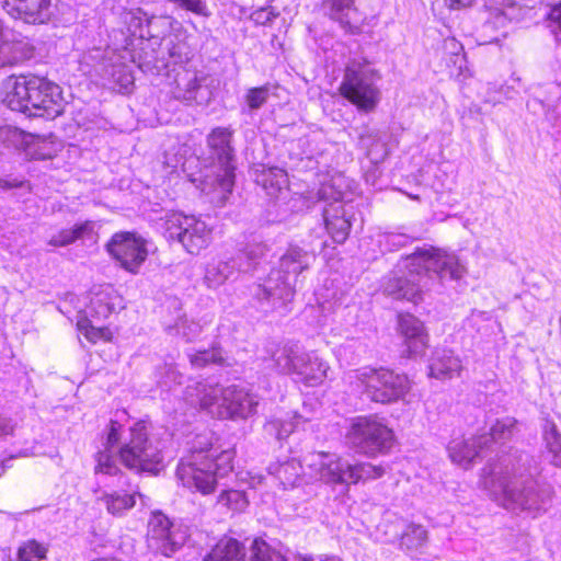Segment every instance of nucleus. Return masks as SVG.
Segmentation results:
<instances>
[{
    "mask_svg": "<svg viewBox=\"0 0 561 561\" xmlns=\"http://www.w3.org/2000/svg\"><path fill=\"white\" fill-rule=\"evenodd\" d=\"M236 455L234 447L222 448L211 437L198 436L188 455L179 461L176 476L201 494H211L217 489L218 477L233 471Z\"/></svg>",
    "mask_w": 561,
    "mask_h": 561,
    "instance_id": "f257e3e1",
    "label": "nucleus"
},
{
    "mask_svg": "<svg viewBox=\"0 0 561 561\" xmlns=\"http://www.w3.org/2000/svg\"><path fill=\"white\" fill-rule=\"evenodd\" d=\"M3 101L12 111L53 121L65 112L62 89L42 77L20 76L8 82Z\"/></svg>",
    "mask_w": 561,
    "mask_h": 561,
    "instance_id": "f03ea898",
    "label": "nucleus"
},
{
    "mask_svg": "<svg viewBox=\"0 0 561 561\" xmlns=\"http://www.w3.org/2000/svg\"><path fill=\"white\" fill-rule=\"evenodd\" d=\"M378 77V70L370 68L368 59H353L344 68L339 94L359 112L371 113L381 100L379 88L370 81Z\"/></svg>",
    "mask_w": 561,
    "mask_h": 561,
    "instance_id": "7ed1b4c3",
    "label": "nucleus"
},
{
    "mask_svg": "<svg viewBox=\"0 0 561 561\" xmlns=\"http://www.w3.org/2000/svg\"><path fill=\"white\" fill-rule=\"evenodd\" d=\"M346 437L358 454L369 458L388 454L396 443L393 430L377 414L354 417Z\"/></svg>",
    "mask_w": 561,
    "mask_h": 561,
    "instance_id": "20e7f679",
    "label": "nucleus"
},
{
    "mask_svg": "<svg viewBox=\"0 0 561 561\" xmlns=\"http://www.w3.org/2000/svg\"><path fill=\"white\" fill-rule=\"evenodd\" d=\"M353 383L368 399L382 404L397 401L408 390L405 376L387 367H362L355 370Z\"/></svg>",
    "mask_w": 561,
    "mask_h": 561,
    "instance_id": "39448f33",
    "label": "nucleus"
},
{
    "mask_svg": "<svg viewBox=\"0 0 561 561\" xmlns=\"http://www.w3.org/2000/svg\"><path fill=\"white\" fill-rule=\"evenodd\" d=\"M190 530L160 510L152 511L147 518L145 540L153 554L172 557L188 540Z\"/></svg>",
    "mask_w": 561,
    "mask_h": 561,
    "instance_id": "423d86ee",
    "label": "nucleus"
},
{
    "mask_svg": "<svg viewBox=\"0 0 561 561\" xmlns=\"http://www.w3.org/2000/svg\"><path fill=\"white\" fill-rule=\"evenodd\" d=\"M165 234L169 240L178 241L193 255L207 249L213 241V228L201 218L182 213H173L165 220Z\"/></svg>",
    "mask_w": 561,
    "mask_h": 561,
    "instance_id": "0eeeda50",
    "label": "nucleus"
},
{
    "mask_svg": "<svg viewBox=\"0 0 561 561\" xmlns=\"http://www.w3.org/2000/svg\"><path fill=\"white\" fill-rule=\"evenodd\" d=\"M232 137L233 130L229 127H215L206 137L213 165L217 169V183L227 192L232 190L236 178Z\"/></svg>",
    "mask_w": 561,
    "mask_h": 561,
    "instance_id": "6e6552de",
    "label": "nucleus"
},
{
    "mask_svg": "<svg viewBox=\"0 0 561 561\" xmlns=\"http://www.w3.org/2000/svg\"><path fill=\"white\" fill-rule=\"evenodd\" d=\"M396 331L402 339L401 354L403 357L421 356L430 347V333L425 323L411 312L400 311L397 313Z\"/></svg>",
    "mask_w": 561,
    "mask_h": 561,
    "instance_id": "1a4fd4ad",
    "label": "nucleus"
},
{
    "mask_svg": "<svg viewBox=\"0 0 561 561\" xmlns=\"http://www.w3.org/2000/svg\"><path fill=\"white\" fill-rule=\"evenodd\" d=\"M108 254L123 268L137 273L140 267V240L135 232L119 231L114 233L105 244Z\"/></svg>",
    "mask_w": 561,
    "mask_h": 561,
    "instance_id": "9d476101",
    "label": "nucleus"
},
{
    "mask_svg": "<svg viewBox=\"0 0 561 561\" xmlns=\"http://www.w3.org/2000/svg\"><path fill=\"white\" fill-rule=\"evenodd\" d=\"M305 255V251L298 245H289L279 257L278 265L272 270L271 275L283 285H289L290 278L296 279L308 268Z\"/></svg>",
    "mask_w": 561,
    "mask_h": 561,
    "instance_id": "9b49d317",
    "label": "nucleus"
},
{
    "mask_svg": "<svg viewBox=\"0 0 561 561\" xmlns=\"http://www.w3.org/2000/svg\"><path fill=\"white\" fill-rule=\"evenodd\" d=\"M122 305V297L110 284L94 286L90 290V316L96 319H106Z\"/></svg>",
    "mask_w": 561,
    "mask_h": 561,
    "instance_id": "f8f14e48",
    "label": "nucleus"
},
{
    "mask_svg": "<svg viewBox=\"0 0 561 561\" xmlns=\"http://www.w3.org/2000/svg\"><path fill=\"white\" fill-rule=\"evenodd\" d=\"M245 547L239 539L224 535L209 551L203 561H245Z\"/></svg>",
    "mask_w": 561,
    "mask_h": 561,
    "instance_id": "ddd939ff",
    "label": "nucleus"
},
{
    "mask_svg": "<svg viewBox=\"0 0 561 561\" xmlns=\"http://www.w3.org/2000/svg\"><path fill=\"white\" fill-rule=\"evenodd\" d=\"M294 366L299 380L307 386H317L325 378L327 367L318 357H300Z\"/></svg>",
    "mask_w": 561,
    "mask_h": 561,
    "instance_id": "4468645a",
    "label": "nucleus"
},
{
    "mask_svg": "<svg viewBox=\"0 0 561 561\" xmlns=\"http://www.w3.org/2000/svg\"><path fill=\"white\" fill-rule=\"evenodd\" d=\"M220 403L218 415L225 419H232L243 414V402L248 394L236 386L227 387L220 391Z\"/></svg>",
    "mask_w": 561,
    "mask_h": 561,
    "instance_id": "2eb2a0df",
    "label": "nucleus"
},
{
    "mask_svg": "<svg viewBox=\"0 0 561 561\" xmlns=\"http://www.w3.org/2000/svg\"><path fill=\"white\" fill-rule=\"evenodd\" d=\"M49 2H4V9L12 18L28 24H38L45 21L42 11L47 9Z\"/></svg>",
    "mask_w": 561,
    "mask_h": 561,
    "instance_id": "dca6fc26",
    "label": "nucleus"
},
{
    "mask_svg": "<svg viewBox=\"0 0 561 561\" xmlns=\"http://www.w3.org/2000/svg\"><path fill=\"white\" fill-rule=\"evenodd\" d=\"M76 329L93 345L113 343L115 339L114 331L108 325L96 327L87 314L78 317Z\"/></svg>",
    "mask_w": 561,
    "mask_h": 561,
    "instance_id": "f3484780",
    "label": "nucleus"
},
{
    "mask_svg": "<svg viewBox=\"0 0 561 561\" xmlns=\"http://www.w3.org/2000/svg\"><path fill=\"white\" fill-rule=\"evenodd\" d=\"M481 483L488 490L493 499H503L504 501L515 500V489L512 486V480L507 474L495 476L492 472L482 477Z\"/></svg>",
    "mask_w": 561,
    "mask_h": 561,
    "instance_id": "a211bd4d",
    "label": "nucleus"
},
{
    "mask_svg": "<svg viewBox=\"0 0 561 561\" xmlns=\"http://www.w3.org/2000/svg\"><path fill=\"white\" fill-rule=\"evenodd\" d=\"M325 227L332 240L337 244H342L350 236L352 222L343 207H340L334 210V214L325 218Z\"/></svg>",
    "mask_w": 561,
    "mask_h": 561,
    "instance_id": "6ab92c4d",
    "label": "nucleus"
},
{
    "mask_svg": "<svg viewBox=\"0 0 561 561\" xmlns=\"http://www.w3.org/2000/svg\"><path fill=\"white\" fill-rule=\"evenodd\" d=\"M389 293L396 299L408 300L417 304L422 300L420 285L408 277H396L389 284Z\"/></svg>",
    "mask_w": 561,
    "mask_h": 561,
    "instance_id": "aec40b11",
    "label": "nucleus"
},
{
    "mask_svg": "<svg viewBox=\"0 0 561 561\" xmlns=\"http://www.w3.org/2000/svg\"><path fill=\"white\" fill-rule=\"evenodd\" d=\"M194 368L203 369L210 365L224 366L226 358L220 345L214 344L208 348L197 350L188 356Z\"/></svg>",
    "mask_w": 561,
    "mask_h": 561,
    "instance_id": "412c9836",
    "label": "nucleus"
},
{
    "mask_svg": "<svg viewBox=\"0 0 561 561\" xmlns=\"http://www.w3.org/2000/svg\"><path fill=\"white\" fill-rule=\"evenodd\" d=\"M449 456L454 462L467 467L479 456V449L468 439L454 440L449 447Z\"/></svg>",
    "mask_w": 561,
    "mask_h": 561,
    "instance_id": "4be33fe9",
    "label": "nucleus"
},
{
    "mask_svg": "<svg viewBox=\"0 0 561 561\" xmlns=\"http://www.w3.org/2000/svg\"><path fill=\"white\" fill-rule=\"evenodd\" d=\"M250 550V561H285L280 551L261 537L253 539Z\"/></svg>",
    "mask_w": 561,
    "mask_h": 561,
    "instance_id": "5701e85b",
    "label": "nucleus"
},
{
    "mask_svg": "<svg viewBox=\"0 0 561 561\" xmlns=\"http://www.w3.org/2000/svg\"><path fill=\"white\" fill-rule=\"evenodd\" d=\"M48 547L35 539L22 542L16 551L18 561H44L47 558Z\"/></svg>",
    "mask_w": 561,
    "mask_h": 561,
    "instance_id": "b1692460",
    "label": "nucleus"
},
{
    "mask_svg": "<svg viewBox=\"0 0 561 561\" xmlns=\"http://www.w3.org/2000/svg\"><path fill=\"white\" fill-rule=\"evenodd\" d=\"M217 502L233 513L243 512L249 505L247 493L233 489L221 491L217 497Z\"/></svg>",
    "mask_w": 561,
    "mask_h": 561,
    "instance_id": "393cba45",
    "label": "nucleus"
},
{
    "mask_svg": "<svg viewBox=\"0 0 561 561\" xmlns=\"http://www.w3.org/2000/svg\"><path fill=\"white\" fill-rule=\"evenodd\" d=\"M165 468L161 450H157L151 444L142 446V472L159 474Z\"/></svg>",
    "mask_w": 561,
    "mask_h": 561,
    "instance_id": "a878e982",
    "label": "nucleus"
},
{
    "mask_svg": "<svg viewBox=\"0 0 561 561\" xmlns=\"http://www.w3.org/2000/svg\"><path fill=\"white\" fill-rule=\"evenodd\" d=\"M106 508L112 514H121L126 510L131 508L135 505V499L133 495L124 493V494H106L103 497Z\"/></svg>",
    "mask_w": 561,
    "mask_h": 561,
    "instance_id": "bb28decb",
    "label": "nucleus"
},
{
    "mask_svg": "<svg viewBox=\"0 0 561 561\" xmlns=\"http://www.w3.org/2000/svg\"><path fill=\"white\" fill-rule=\"evenodd\" d=\"M96 465L94 467L95 473L114 476L118 472L110 449L99 451L95 455Z\"/></svg>",
    "mask_w": 561,
    "mask_h": 561,
    "instance_id": "cd10ccee",
    "label": "nucleus"
},
{
    "mask_svg": "<svg viewBox=\"0 0 561 561\" xmlns=\"http://www.w3.org/2000/svg\"><path fill=\"white\" fill-rule=\"evenodd\" d=\"M268 84L254 87L247 91L245 101L251 110H257L266 103L268 99Z\"/></svg>",
    "mask_w": 561,
    "mask_h": 561,
    "instance_id": "c85d7f7f",
    "label": "nucleus"
},
{
    "mask_svg": "<svg viewBox=\"0 0 561 561\" xmlns=\"http://www.w3.org/2000/svg\"><path fill=\"white\" fill-rule=\"evenodd\" d=\"M220 391L218 387H204L198 392V405L202 410H209L214 405L217 404V407L220 403Z\"/></svg>",
    "mask_w": 561,
    "mask_h": 561,
    "instance_id": "c756f323",
    "label": "nucleus"
},
{
    "mask_svg": "<svg viewBox=\"0 0 561 561\" xmlns=\"http://www.w3.org/2000/svg\"><path fill=\"white\" fill-rule=\"evenodd\" d=\"M517 424L514 417H507L505 420H496L490 427L489 434L494 440L502 439L511 435L513 428Z\"/></svg>",
    "mask_w": 561,
    "mask_h": 561,
    "instance_id": "7c9ffc66",
    "label": "nucleus"
},
{
    "mask_svg": "<svg viewBox=\"0 0 561 561\" xmlns=\"http://www.w3.org/2000/svg\"><path fill=\"white\" fill-rule=\"evenodd\" d=\"M322 477L333 484L346 483L344 468L339 461H332L322 468Z\"/></svg>",
    "mask_w": 561,
    "mask_h": 561,
    "instance_id": "2f4dec72",
    "label": "nucleus"
},
{
    "mask_svg": "<svg viewBox=\"0 0 561 561\" xmlns=\"http://www.w3.org/2000/svg\"><path fill=\"white\" fill-rule=\"evenodd\" d=\"M121 461L129 469H137L140 467V456L137 450L128 445H125L119 450Z\"/></svg>",
    "mask_w": 561,
    "mask_h": 561,
    "instance_id": "473e14b6",
    "label": "nucleus"
},
{
    "mask_svg": "<svg viewBox=\"0 0 561 561\" xmlns=\"http://www.w3.org/2000/svg\"><path fill=\"white\" fill-rule=\"evenodd\" d=\"M278 15L271 5H263L255 9L250 18L257 25H265Z\"/></svg>",
    "mask_w": 561,
    "mask_h": 561,
    "instance_id": "72a5a7b5",
    "label": "nucleus"
},
{
    "mask_svg": "<svg viewBox=\"0 0 561 561\" xmlns=\"http://www.w3.org/2000/svg\"><path fill=\"white\" fill-rule=\"evenodd\" d=\"M69 230L75 243L93 232V222L91 220L77 222L73 227L69 228Z\"/></svg>",
    "mask_w": 561,
    "mask_h": 561,
    "instance_id": "f704fd0d",
    "label": "nucleus"
},
{
    "mask_svg": "<svg viewBox=\"0 0 561 561\" xmlns=\"http://www.w3.org/2000/svg\"><path fill=\"white\" fill-rule=\"evenodd\" d=\"M360 465L363 466V468H362L363 480L362 481L376 480V479L381 478L385 474V468L381 465H373V463H366V462H360Z\"/></svg>",
    "mask_w": 561,
    "mask_h": 561,
    "instance_id": "c9c22d12",
    "label": "nucleus"
},
{
    "mask_svg": "<svg viewBox=\"0 0 561 561\" xmlns=\"http://www.w3.org/2000/svg\"><path fill=\"white\" fill-rule=\"evenodd\" d=\"M71 243H73V241L69 228H64L59 230L57 233L51 236V238L48 241V244L56 248L67 247Z\"/></svg>",
    "mask_w": 561,
    "mask_h": 561,
    "instance_id": "e433bc0d",
    "label": "nucleus"
},
{
    "mask_svg": "<svg viewBox=\"0 0 561 561\" xmlns=\"http://www.w3.org/2000/svg\"><path fill=\"white\" fill-rule=\"evenodd\" d=\"M362 468L363 466L360 465V462L355 465H347L344 468V477L346 479V483H359L363 480Z\"/></svg>",
    "mask_w": 561,
    "mask_h": 561,
    "instance_id": "4c0bfd02",
    "label": "nucleus"
},
{
    "mask_svg": "<svg viewBox=\"0 0 561 561\" xmlns=\"http://www.w3.org/2000/svg\"><path fill=\"white\" fill-rule=\"evenodd\" d=\"M474 448L479 449V454L484 449L488 448L493 439L491 438L489 433H482L480 435H474L470 439H468Z\"/></svg>",
    "mask_w": 561,
    "mask_h": 561,
    "instance_id": "58836bf2",
    "label": "nucleus"
},
{
    "mask_svg": "<svg viewBox=\"0 0 561 561\" xmlns=\"http://www.w3.org/2000/svg\"><path fill=\"white\" fill-rule=\"evenodd\" d=\"M21 187H26L27 190H31L32 185H31L30 181L24 180V179L23 180H18V179L5 180V179H2L1 185H0V188H2V190H13V188H21Z\"/></svg>",
    "mask_w": 561,
    "mask_h": 561,
    "instance_id": "ea45409f",
    "label": "nucleus"
},
{
    "mask_svg": "<svg viewBox=\"0 0 561 561\" xmlns=\"http://www.w3.org/2000/svg\"><path fill=\"white\" fill-rule=\"evenodd\" d=\"M119 440L118 435V423L116 421H111L110 423V432L106 438L107 449H111L114 445H116Z\"/></svg>",
    "mask_w": 561,
    "mask_h": 561,
    "instance_id": "a19ab883",
    "label": "nucleus"
},
{
    "mask_svg": "<svg viewBox=\"0 0 561 561\" xmlns=\"http://www.w3.org/2000/svg\"><path fill=\"white\" fill-rule=\"evenodd\" d=\"M435 255H436V249H434V248H432L430 250L416 249L413 253V256H420V257H426V259L434 257Z\"/></svg>",
    "mask_w": 561,
    "mask_h": 561,
    "instance_id": "79ce46f5",
    "label": "nucleus"
},
{
    "mask_svg": "<svg viewBox=\"0 0 561 561\" xmlns=\"http://www.w3.org/2000/svg\"><path fill=\"white\" fill-rule=\"evenodd\" d=\"M551 16L558 20L559 26L561 27V2L553 7Z\"/></svg>",
    "mask_w": 561,
    "mask_h": 561,
    "instance_id": "37998d69",
    "label": "nucleus"
},
{
    "mask_svg": "<svg viewBox=\"0 0 561 561\" xmlns=\"http://www.w3.org/2000/svg\"><path fill=\"white\" fill-rule=\"evenodd\" d=\"M319 561H343V559L335 554H323L320 557Z\"/></svg>",
    "mask_w": 561,
    "mask_h": 561,
    "instance_id": "c03bdc74",
    "label": "nucleus"
},
{
    "mask_svg": "<svg viewBox=\"0 0 561 561\" xmlns=\"http://www.w3.org/2000/svg\"><path fill=\"white\" fill-rule=\"evenodd\" d=\"M201 2H193V1H190V2H182V4L187 9V10H191V11H196L197 10V7Z\"/></svg>",
    "mask_w": 561,
    "mask_h": 561,
    "instance_id": "a18cd8bd",
    "label": "nucleus"
},
{
    "mask_svg": "<svg viewBox=\"0 0 561 561\" xmlns=\"http://www.w3.org/2000/svg\"><path fill=\"white\" fill-rule=\"evenodd\" d=\"M11 431L12 428L8 424L0 422V436L9 434Z\"/></svg>",
    "mask_w": 561,
    "mask_h": 561,
    "instance_id": "49530a36",
    "label": "nucleus"
},
{
    "mask_svg": "<svg viewBox=\"0 0 561 561\" xmlns=\"http://www.w3.org/2000/svg\"><path fill=\"white\" fill-rule=\"evenodd\" d=\"M259 248L260 249H259L257 253L256 252L254 253L253 251H249L248 252V256L250 259H253V257H256V256H263L264 255V247H259Z\"/></svg>",
    "mask_w": 561,
    "mask_h": 561,
    "instance_id": "de8ad7c7",
    "label": "nucleus"
},
{
    "mask_svg": "<svg viewBox=\"0 0 561 561\" xmlns=\"http://www.w3.org/2000/svg\"><path fill=\"white\" fill-rule=\"evenodd\" d=\"M297 561H314V559L310 554H304V556H299Z\"/></svg>",
    "mask_w": 561,
    "mask_h": 561,
    "instance_id": "09e8293b",
    "label": "nucleus"
},
{
    "mask_svg": "<svg viewBox=\"0 0 561 561\" xmlns=\"http://www.w3.org/2000/svg\"><path fill=\"white\" fill-rule=\"evenodd\" d=\"M461 2H451L450 4V9H456L458 8V5H455V4H460Z\"/></svg>",
    "mask_w": 561,
    "mask_h": 561,
    "instance_id": "8fccbe9b",
    "label": "nucleus"
}]
</instances>
